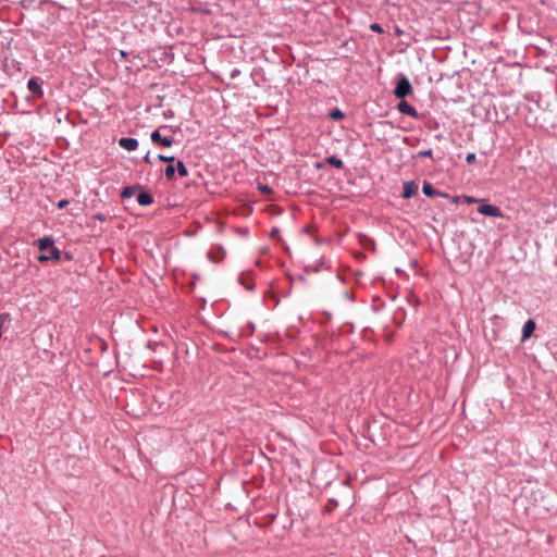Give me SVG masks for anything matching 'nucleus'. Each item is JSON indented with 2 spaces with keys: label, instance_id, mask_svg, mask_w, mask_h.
<instances>
[{
  "label": "nucleus",
  "instance_id": "f257e3e1",
  "mask_svg": "<svg viewBox=\"0 0 557 557\" xmlns=\"http://www.w3.org/2000/svg\"><path fill=\"white\" fill-rule=\"evenodd\" d=\"M38 246L41 253L38 257V260L41 262L48 260H59L60 251L54 247V243L50 237H44L38 240Z\"/></svg>",
  "mask_w": 557,
  "mask_h": 557
},
{
  "label": "nucleus",
  "instance_id": "f03ea898",
  "mask_svg": "<svg viewBox=\"0 0 557 557\" xmlns=\"http://www.w3.org/2000/svg\"><path fill=\"white\" fill-rule=\"evenodd\" d=\"M411 92H412V87H411L409 79L407 77H401L397 82L396 88L394 90V95L397 98L403 99L404 97H406L407 95H409Z\"/></svg>",
  "mask_w": 557,
  "mask_h": 557
},
{
  "label": "nucleus",
  "instance_id": "7ed1b4c3",
  "mask_svg": "<svg viewBox=\"0 0 557 557\" xmlns=\"http://www.w3.org/2000/svg\"><path fill=\"white\" fill-rule=\"evenodd\" d=\"M478 212L483 215L495 216V218H500L503 215L502 211L498 207L483 203V202L478 208Z\"/></svg>",
  "mask_w": 557,
  "mask_h": 557
},
{
  "label": "nucleus",
  "instance_id": "20e7f679",
  "mask_svg": "<svg viewBox=\"0 0 557 557\" xmlns=\"http://www.w3.org/2000/svg\"><path fill=\"white\" fill-rule=\"evenodd\" d=\"M150 138L153 144H159L164 147H170L173 144V139L171 137H161L159 131L152 132Z\"/></svg>",
  "mask_w": 557,
  "mask_h": 557
},
{
  "label": "nucleus",
  "instance_id": "39448f33",
  "mask_svg": "<svg viewBox=\"0 0 557 557\" xmlns=\"http://www.w3.org/2000/svg\"><path fill=\"white\" fill-rule=\"evenodd\" d=\"M119 145L127 151H134L138 147V141L135 138L123 137L119 140Z\"/></svg>",
  "mask_w": 557,
  "mask_h": 557
},
{
  "label": "nucleus",
  "instance_id": "423d86ee",
  "mask_svg": "<svg viewBox=\"0 0 557 557\" xmlns=\"http://www.w3.org/2000/svg\"><path fill=\"white\" fill-rule=\"evenodd\" d=\"M399 112H401L403 114H407L409 116H417V111L416 109L410 106L407 101L405 100H401L398 106H397Z\"/></svg>",
  "mask_w": 557,
  "mask_h": 557
},
{
  "label": "nucleus",
  "instance_id": "0eeeda50",
  "mask_svg": "<svg viewBox=\"0 0 557 557\" xmlns=\"http://www.w3.org/2000/svg\"><path fill=\"white\" fill-rule=\"evenodd\" d=\"M534 330H535V322L533 320H528L524 323L523 329H522L521 341L525 342L532 335Z\"/></svg>",
  "mask_w": 557,
  "mask_h": 557
},
{
  "label": "nucleus",
  "instance_id": "6e6552de",
  "mask_svg": "<svg viewBox=\"0 0 557 557\" xmlns=\"http://www.w3.org/2000/svg\"><path fill=\"white\" fill-rule=\"evenodd\" d=\"M417 193V185L413 182H406L404 184V198L408 199Z\"/></svg>",
  "mask_w": 557,
  "mask_h": 557
},
{
  "label": "nucleus",
  "instance_id": "1a4fd4ad",
  "mask_svg": "<svg viewBox=\"0 0 557 557\" xmlns=\"http://www.w3.org/2000/svg\"><path fill=\"white\" fill-rule=\"evenodd\" d=\"M137 202L140 206H148L152 203V197L148 193H140L137 197Z\"/></svg>",
  "mask_w": 557,
  "mask_h": 557
},
{
  "label": "nucleus",
  "instance_id": "9d476101",
  "mask_svg": "<svg viewBox=\"0 0 557 557\" xmlns=\"http://www.w3.org/2000/svg\"><path fill=\"white\" fill-rule=\"evenodd\" d=\"M422 191H423L424 195H426L429 197H432V196H435V195L438 194V191L435 190L433 188V186L431 184H429V183H424L423 184Z\"/></svg>",
  "mask_w": 557,
  "mask_h": 557
},
{
  "label": "nucleus",
  "instance_id": "9b49d317",
  "mask_svg": "<svg viewBox=\"0 0 557 557\" xmlns=\"http://www.w3.org/2000/svg\"><path fill=\"white\" fill-rule=\"evenodd\" d=\"M136 190H137V186L125 187L122 191V196L125 198H131L132 196L135 195Z\"/></svg>",
  "mask_w": 557,
  "mask_h": 557
},
{
  "label": "nucleus",
  "instance_id": "f8f14e48",
  "mask_svg": "<svg viewBox=\"0 0 557 557\" xmlns=\"http://www.w3.org/2000/svg\"><path fill=\"white\" fill-rule=\"evenodd\" d=\"M327 162H329V164H331L335 168H338V169L343 166V161L336 157H330L327 159Z\"/></svg>",
  "mask_w": 557,
  "mask_h": 557
},
{
  "label": "nucleus",
  "instance_id": "ddd939ff",
  "mask_svg": "<svg viewBox=\"0 0 557 557\" xmlns=\"http://www.w3.org/2000/svg\"><path fill=\"white\" fill-rule=\"evenodd\" d=\"M28 89L33 92H38L40 91V86L38 85V83L35 81V79H30L28 81Z\"/></svg>",
  "mask_w": 557,
  "mask_h": 557
},
{
  "label": "nucleus",
  "instance_id": "4468645a",
  "mask_svg": "<svg viewBox=\"0 0 557 557\" xmlns=\"http://www.w3.org/2000/svg\"><path fill=\"white\" fill-rule=\"evenodd\" d=\"M175 170H177L180 176L182 177L187 175V169L182 161L177 162V166L175 168Z\"/></svg>",
  "mask_w": 557,
  "mask_h": 557
},
{
  "label": "nucleus",
  "instance_id": "2eb2a0df",
  "mask_svg": "<svg viewBox=\"0 0 557 557\" xmlns=\"http://www.w3.org/2000/svg\"><path fill=\"white\" fill-rule=\"evenodd\" d=\"M329 115L333 120H341L344 116L343 112L338 109L332 110Z\"/></svg>",
  "mask_w": 557,
  "mask_h": 557
},
{
  "label": "nucleus",
  "instance_id": "dca6fc26",
  "mask_svg": "<svg viewBox=\"0 0 557 557\" xmlns=\"http://www.w3.org/2000/svg\"><path fill=\"white\" fill-rule=\"evenodd\" d=\"M174 172H175V166H174V165H168V166L165 168V172H164V173H165V176H166L168 178H170V177H172V176H173Z\"/></svg>",
  "mask_w": 557,
  "mask_h": 557
},
{
  "label": "nucleus",
  "instance_id": "f3484780",
  "mask_svg": "<svg viewBox=\"0 0 557 557\" xmlns=\"http://www.w3.org/2000/svg\"><path fill=\"white\" fill-rule=\"evenodd\" d=\"M158 159L162 162H172L175 158L173 156L159 154Z\"/></svg>",
  "mask_w": 557,
  "mask_h": 557
},
{
  "label": "nucleus",
  "instance_id": "a211bd4d",
  "mask_svg": "<svg viewBox=\"0 0 557 557\" xmlns=\"http://www.w3.org/2000/svg\"><path fill=\"white\" fill-rule=\"evenodd\" d=\"M463 200L467 202V203H474V202H479L478 199L473 198V197H470V196H465L463 197ZM480 202H482V200H480Z\"/></svg>",
  "mask_w": 557,
  "mask_h": 557
},
{
  "label": "nucleus",
  "instance_id": "6ab92c4d",
  "mask_svg": "<svg viewBox=\"0 0 557 557\" xmlns=\"http://www.w3.org/2000/svg\"><path fill=\"white\" fill-rule=\"evenodd\" d=\"M431 156H432V150L431 149L424 150V151H420L417 154V157H431Z\"/></svg>",
  "mask_w": 557,
  "mask_h": 557
},
{
  "label": "nucleus",
  "instance_id": "aec40b11",
  "mask_svg": "<svg viewBox=\"0 0 557 557\" xmlns=\"http://www.w3.org/2000/svg\"><path fill=\"white\" fill-rule=\"evenodd\" d=\"M466 161L468 163H472L475 161V153L471 152V153H468L467 157H466Z\"/></svg>",
  "mask_w": 557,
  "mask_h": 557
},
{
  "label": "nucleus",
  "instance_id": "412c9836",
  "mask_svg": "<svg viewBox=\"0 0 557 557\" xmlns=\"http://www.w3.org/2000/svg\"><path fill=\"white\" fill-rule=\"evenodd\" d=\"M67 203H69V201H67V200L62 199V200H60V201H59V203H58V208L62 209V208L66 207V206H67Z\"/></svg>",
  "mask_w": 557,
  "mask_h": 557
},
{
  "label": "nucleus",
  "instance_id": "4be33fe9",
  "mask_svg": "<svg viewBox=\"0 0 557 557\" xmlns=\"http://www.w3.org/2000/svg\"><path fill=\"white\" fill-rule=\"evenodd\" d=\"M371 29L374 30V32H381L382 30V28H381V26L379 24H372L371 25Z\"/></svg>",
  "mask_w": 557,
  "mask_h": 557
},
{
  "label": "nucleus",
  "instance_id": "5701e85b",
  "mask_svg": "<svg viewBox=\"0 0 557 557\" xmlns=\"http://www.w3.org/2000/svg\"><path fill=\"white\" fill-rule=\"evenodd\" d=\"M260 190H262L263 193H268L270 190V188L268 186H260L259 187Z\"/></svg>",
  "mask_w": 557,
  "mask_h": 557
},
{
  "label": "nucleus",
  "instance_id": "b1692460",
  "mask_svg": "<svg viewBox=\"0 0 557 557\" xmlns=\"http://www.w3.org/2000/svg\"><path fill=\"white\" fill-rule=\"evenodd\" d=\"M145 162H150V156L149 152L144 157Z\"/></svg>",
  "mask_w": 557,
  "mask_h": 557
}]
</instances>
